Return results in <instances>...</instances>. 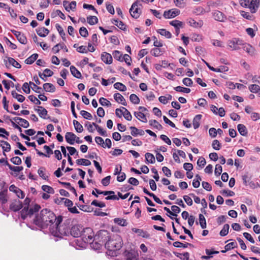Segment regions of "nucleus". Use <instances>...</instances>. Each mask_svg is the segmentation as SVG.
I'll use <instances>...</instances> for the list:
<instances>
[{
	"label": "nucleus",
	"mask_w": 260,
	"mask_h": 260,
	"mask_svg": "<svg viewBox=\"0 0 260 260\" xmlns=\"http://www.w3.org/2000/svg\"><path fill=\"white\" fill-rule=\"evenodd\" d=\"M58 217H56L54 213L50 209L45 208L41 210L40 214H38L34 219V223L38 227L44 229L54 225L57 220Z\"/></svg>",
	"instance_id": "nucleus-1"
},
{
	"label": "nucleus",
	"mask_w": 260,
	"mask_h": 260,
	"mask_svg": "<svg viewBox=\"0 0 260 260\" xmlns=\"http://www.w3.org/2000/svg\"><path fill=\"white\" fill-rule=\"evenodd\" d=\"M62 221L61 216H58L54 225L51 228L50 232L55 237H62L63 236H69L70 230L72 226L71 219H67L62 225H59Z\"/></svg>",
	"instance_id": "nucleus-2"
},
{
	"label": "nucleus",
	"mask_w": 260,
	"mask_h": 260,
	"mask_svg": "<svg viewBox=\"0 0 260 260\" xmlns=\"http://www.w3.org/2000/svg\"><path fill=\"white\" fill-rule=\"evenodd\" d=\"M123 242L119 235H115L111 236L110 239L105 243V248L109 251H115L119 250L122 246Z\"/></svg>",
	"instance_id": "nucleus-3"
},
{
	"label": "nucleus",
	"mask_w": 260,
	"mask_h": 260,
	"mask_svg": "<svg viewBox=\"0 0 260 260\" xmlns=\"http://www.w3.org/2000/svg\"><path fill=\"white\" fill-rule=\"evenodd\" d=\"M41 208L38 204H35L32 207L29 209V207H24L21 211V216L23 219H25L28 216L30 217L35 213L38 212Z\"/></svg>",
	"instance_id": "nucleus-4"
},
{
	"label": "nucleus",
	"mask_w": 260,
	"mask_h": 260,
	"mask_svg": "<svg viewBox=\"0 0 260 260\" xmlns=\"http://www.w3.org/2000/svg\"><path fill=\"white\" fill-rule=\"evenodd\" d=\"M111 237L110 234L106 230H100L94 237V241H98L105 245Z\"/></svg>",
	"instance_id": "nucleus-5"
},
{
	"label": "nucleus",
	"mask_w": 260,
	"mask_h": 260,
	"mask_svg": "<svg viewBox=\"0 0 260 260\" xmlns=\"http://www.w3.org/2000/svg\"><path fill=\"white\" fill-rule=\"evenodd\" d=\"M141 4H140L139 1H136L132 5L129 9V13L131 16L135 19L139 17L142 13V10L140 7H142Z\"/></svg>",
	"instance_id": "nucleus-6"
},
{
	"label": "nucleus",
	"mask_w": 260,
	"mask_h": 260,
	"mask_svg": "<svg viewBox=\"0 0 260 260\" xmlns=\"http://www.w3.org/2000/svg\"><path fill=\"white\" fill-rule=\"evenodd\" d=\"M94 233L92 229L86 228L83 229L80 237L85 243H90L94 238Z\"/></svg>",
	"instance_id": "nucleus-7"
},
{
	"label": "nucleus",
	"mask_w": 260,
	"mask_h": 260,
	"mask_svg": "<svg viewBox=\"0 0 260 260\" xmlns=\"http://www.w3.org/2000/svg\"><path fill=\"white\" fill-rule=\"evenodd\" d=\"M82 230V227L79 225H73L72 224L70 230V235L75 238L80 237Z\"/></svg>",
	"instance_id": "nucleus-8"
},
{
	"label": "nucleus",
	"mask_w": 260,
	"mask_h": 260,
	"mask_svg": "<svg viewBox=\"0 0 260 260\" xmlns=\"http://www.w3.org/2000/svg\"><path fill=\"white\" fill-rule=\"evenodd\" d=\"M22 203L19 200H13L10 205V209L17 212L22 208Z\"/></svg>",
	"instance_id": "nucleus-9"
},
{
	"label": "nucleus",
	"mask_w": 260,
	"mask_h": 260,
	"mask_svg": "<svg viewBox=\"0 0 260 260\" xmlns=\"http://www.w3.org/2000/svg\"><path fill=\"white\" fill-rule=\"evenodd\" d=\"M123 255L126 260H134L138 256V253L135 250L131 249L129 251L125 250Z\"/></svg>",
	"instance_id": "nucleus-10"
},
{
	"label": "nucleus",
	"mask_w": 260,
	"mask_h": 260,
	"mask_svg": "<svg viewBox=\"0 0 260 260\" xmlns=\"http://www.w3.org/2000/svg\"><path fill=\"white\" fill-rule=\"evenodd\" d=\"M213 17L216 21L224 22L226 19V16L221 12L216 10L213 12Z\"/></svg>",
	"instance_id": "nucleus-11"
},
{
	"label": "nucleus",
	"mask_w": 260,
	"mask_h": 260,
	"mask_svg": "<svg viewBox=\"0 0 260 260\" xmlns=\"http://www.w3.org/2000/svg\"><path fill=\"white\" fill-rule=\"evenodd\" d=\"M180 13V11L176 9H172L169 11L164 12V16L166 18H174L178 15Z\"/></svg>",
	"instance_id": "nucleus-12"
},
{
	"label": "nucleus",
	"mask_w": 260,
	"mask_h": 260,
	"mask_svg": "<svg viewBox=\"0 0 260 260\" xmlns=\"http://www.w3.org/2000/svg\"><path fill=\"white\" fill-rule=\"evenodd\" d=\"M208 68L211 71L215 72H224L229 70V68L226 66H221L219 68H214L211 67L208 62L203 60Z\"/></svg>",
	"instance_id": "nucleus-13"
},
{
	"label": "nucleus",
	"mask_w": 260,
	"mask_h": 260,
	"mask_svg": "<svg viewBox=\"0 0 260 260\" xmlns=\"http://www.w3.org/2000/svg\"><path fill=\"white\" fill-rule=\"evenodd\" d=\"M260 3V0H251L249 1V9L252 13L256 12L258 9Z\"/></svg>",
	"instance_id": "nucleus-14"
},
{
	"label": "nucleus",
	"mask_w": 260,
	"mask_h": 260,
	"mask_svg": "<svg viewBox=\"0 0 260 260\" xmlns=\"http://www.w3.org/2000/svg\"><path fill=\"white\" fill-rule=\"evenodd\" d=\"M101 59L103 62L108 64H110L112 63L113 59L111 55L106 52L102 53Z\"/></svg>",
	"instance_id": "nucleus-15"
},
{
	"label": "nucleus",
	"mask_w": 260,
	"mask_h": 260,
	"mask_svg": "<svg viewBox=\"0 0 260 260\" xmlns=\"http://www.w3.org/2000/svg\"><path fill=\"white\" fill-rule=\"evenodd\" d=\"M132 231L135 233H137L139 236L142 237L144 238H149L150 237V234L146 231L143 230L142 229L133 228Z\"/></svg>",
	"instance_id": "nucleus-16"
},
{
	"label": "nucleus",
	"mask_w": 260,
	"mask_h": 260,
	"mask_svg": "<svg viewBox=\"0 0 260 260\" xmlns=\"http://www.w3.org/2000/svg\"><path fill=\"white\" fill-rule=\"evenodd\" d=\"M76 135L72 132H67L65 135L66 141L71 145H73L75 143Z\"/></svg>",
	"instance_id": "nucleus-17"
},
{
	"label": "nucleus",
	"mask_w": 260,
	"mask_h": 260,
	"mask_svg": "<svg viewBox=\"0 0 260 260\" xmlns=\"http://www.w3.org/2000/svg\"><path fill=\"white\" fill-rule=\"evenodd\" d=\"M113 96L114 100L118 103H121L124 106H126L127 105L126 102H125V100L123 96L119 93H115Z\"/></svg>",
	"instance_id": "nucleus-18"
},
{
	"label": "nucleus",
	"mask_w": 260,
	"mask_h": 260,
	"mask_svg": "<svg viewBox=\"0 0 260 260\" xmlns=\"http://www.w3.org/2000/svg\"><path fill=\"white\" fill-rule=\"evenodd\" d=\"M129 128L131 129V135L134 137L138 135L143 136L145 132L142 129H139L135 126H131Z\"/></svg>",
	"instance_id": "nucleus-19"
},
{
	"label": "nucleus",
	"mask_w": 260,
	"mask_h": 260,
	"mask_svg": "<svg viewBox=\"0 0 260 260\" xmlns=\"http://www.w3.org/2000/svg\"><path fill=\"white\" fill-rule=\"evenodd\" d=\"M37 34L41 37H45L49 32V30L44 27H39L36 29Z\"/></svg>",
	"instance_id": "nucleus-20"
},
{
	"label": "nucleus",
	"mask_w": 260,
	"mask_h": 260,
	"mask_svg": "<svg viewBox=\"0 0 260 260\" xmlns=\"http://www.w3.org/2000/svg\"><path fill=\"white\" fill-rule=\"evenodd\" d=\"M60 49H64L66 52H68V49L67 48L66 46L64 44H57L55 45L53 48H52V51L54 53H58Z\"/></svg>",
	"instance_id": "nucleus-21"
},
{
	"label": "nucleus",
	"mask_w": 260,
	"mask_h": 260,
	"mask_svg": "<svg viewBox=\"0 0 260 260\" xmlns=\"http://www.w3.org/2000/svg\"><path fill=\"white\" fill-rule=\"evenodd\" d=\"M244 50L251 55H253L255 53L254 48L250 44L245 43L243 47Z\"/></svg>",
	"instance_id": "nucleus-22"
},
{
	"label": "nucleus",
	"mask_w": 260,
	"mask_h": 260,
	"mask_svg": "<svg viewBox=\"0 0 260 260\" xmlns=\"http://www.w3.org/2000/svg\"><path fill=\"white\" fill-rule=\"evenodd\" d=\"M89 243L90 244L91 247L94 250L100 249L104 245L100 241H94V239L92 240Z\"/></svg>",
	"instance_id": "nucleus-23"
},
{
	"label": "nucleus",
	"mask_w": 260,
	"mask_h": 260,
	"mask_svg": "<svg viewBox=\"0 0 260 260\" xmlns=\"http://www.w3.org/2000/svg\"><path fill=\"white\" fill-rule=\"evenodd\" d=\"M70 71L73 76L78 78L81 79L82 78V75L81 73L73 66H71Z\"/></svg>",
	"instance_id": "nucleus-24"
},
{
	"label": "nucleus",
	"mask_w": 260,
	"mask_h": 260,
	"mask_svg": "<svg viewBox=\"0 0 260 260\" xmlns=\"http://www.w3.org/2000/svg\"><path fill=\"white\" fill-rule=\"evenodd\" d=\"M202 115H197L193 119V126L194 129L198 128L200 125V121L202 118Z\"/></svg>",
	"instance_id": "nucleus-25"
},
{
	"label": "nucleus",
	"mask_w": 260,
	"mask_h": 260,
	"mask_svg": "<svg viewBox=\"0 0 260 260\" xmlns=\"http://www.w3.org/2000/svg\"><path fill=\"white\" fill-rule=\"evenodd\" d=\"M43 88L47 92H54L55 90V86L52 84L49 83L44 84Z\"/></svg>",
	"instance_id": "nucleus-26"
},
{
	"label": "nucleus",
	"mask_w": 260,
	"mask_h": 260,
	"mask_svg": "<svg viewBox=\"0 0 260 260\" xmlns=\"http://www.w3.org/2000/svg\"><path fill=\"white\" fill-rule=\"evenodd\" d=\"M238 130L239 133L243 136H246L247 135V129L246 126L242 124H239L237 126Z\"/></svg>",
	"instance_id": "nucleus-27"
},
{
	"label": "nucleus",
	"mask_w": 260,
	"mask_h": 260,
	"mask_svg": "<svg viewBox=\"0 0 260 260\" xmlns=\"http://www.w3.org/2000/svg\"><path fill=\"white\" fill-rule=\"evenodd\" d=\"M8 59V61L9 65H12L15 68L20 69L21 68V66L18 63L17 61H16L13 58L10 57H6Z\"/></svg>",
	"instance_id": "nucleus-28"
},
{
	"label": "nucleus",
	"mask_w": 260,
	"mask_h": 260,
	"mask_svg": "<svg viewBox=\"0 0 260 260\" xmlns=\"http://www.w3.org/2000/svg\"><path fill=\"white\" fill-rule=\"evenodd\" d=\"M12 96L16 99L19 102L22 103L25 100V97L21 95L18 94L15 91L13 90L11 92Z\"/></svg>",
	"instance_id": "nucleus-29"
},
{
	"label": "nucleus",
	"mask_w": 260,
	"mask_h": 260,
	"mask_svg": "<svg viewBox=\"0 0 260 260\" xmlns=\"http://www.w3.org/2000/svg\"><path fill=\"white\" fill-rule=\"evenodd\" d=\"M16 37L20 43L22 44H26L27 43V41L26 37L23 34H22L20 31L18 34V35H17L16 36Z\"/></svg>",
	"instance_id": "nucleus-30"
},
{
	"label": "nucleus",
	"mask_w": 260,
	"mask_h": 260,
	"mask_svg": "<svg viewBox=\"0 0 260 260\" xmlns=\"http://www.w3.org/2000/svg\"><path fill=\"white\" fill-rule=\"evenodd\" d=\"M145 156L146 162L150 164H154L155 162V159L154 156L152 154L147 152L145 154Z\"/></svg>",
	"instance_id": "nucleus-31"
},
{
	"label": "nucleus",
	"mask_w": 260,
	"mask_h": 260,
	"mask_svg": "<svg viewBox=\"0 0 260 260\" xmlns=\"http://www.w3.org/2000/svg\"><path fill=\"white\" fill-rule=\"evenodd\" d=\"M135 116L139 119L141 120L142 119V121L144 122H147V120L146 117L145 115L142 112H134Z\"/></svg>",
	"instance_id": "nucleus-32"
},
{
	"label": "nucleus",
	"mask_w": 260,
	"mask_h": 260,
	"mask_svg": "<svg viewBox=\"0 0 260 260\" xmlns=\"http://www.w3.org/2000/svg\"><path fill=\"white\" fill-rule=\"evenodd\" d=\"M173 245L175 247L187 248L188 246H193V245L188 243H182L180 242L176 241L173 243Z\"/></svg>",
	"instance_id": "nucleus-33"
},
{
	"label": "nucleus",
	"mask_w": 260,
	"mask_h": 260,
	"mask_svg": "<svg viewBox=\"0 0 260 260\" xmlns=\"http://www.w3.org/2000/svg\"><path fill=\"white\" fill-rule=\"evenodd\" d=\"M157 31L160 35L165 36L168 39H170L172 37L171 33L165 29H159L157 30Z\"/></svg>",
	"instance_id": "nucleus-34"
},
{
	"label": "nucleus",
	"mask_w": 260,
	"mask_h": 260,
	"mask_svg": "<svg viewBox=\"0 0 260 260\" xmlns=\"http://www.w3.org/2000/svg\"><path fill=\"white\" fill-rule=\"evenodd\" d=\"M87 21L90 25H94L98 22V19L95 16H90L87 17Z\"/></svg>",
	"instance_id": "nucleus-35"
},
{
	"label": "nucleus",
	"mask_w": 260,
	"mask_h": 260,
	"mask_svg": "<svg viewBox=\"0 0 260 260\" xmlns=\"http://www.w3.org/2000/svg\"><path fill=\"white\" fill-rule=\"evenodd\" d=\"M76 163L78 165H83L85 166H88L91 165V162L89 160L84 158L77 159L76 160Z\"/></svg>",
	"instance_id": "nucleus-36"
},
{
	"label": "nucleus",
	"mask_w": 260,
	"mask_h": 260,
	"mask_svg": "<svg viewBox=\"0 0 260 260\" xmlns=\"http://www.w3.org/2000/svg\"><path fill=\"white\" fill-rule=\"evenodd\" d=\"M73 124L77 132L81 133L83 131L82 125L77 120H73Z\"/></svg>",
	"instance_id": "nucleus-37"
},
{
	"label": "nucleus",
	"mask_w": 260,
	"mask_h": 260,
	"mask_svg": "<svg viewBox=\"0 0 260 260\" xmlns=\"http://www.w3.org/2000/svg\"><path fill=\"white\" fill-rule=\"evenodd\" d=\"M122 109L124 110L122 113V115L124 118L128 121H131L132 119V116L130 112L127 110V109L124 107H122Z\"/></svg>",
	"instance_id": "nucleus-38"
},
{
	"label": "nucleus",
	"mask_w": 260,
	"mask_h": 260,
	"mask_svg": "<svg viewBox=\"0 0 260 260\" xmlns=\"http://www.w3.org/2000/svg\"><path fill=\"white\" fill-rule=\"evenodd\" d=\"M114 87L120 91H125L126 90L125 85L120 82H116L114 84Z\"/></svg>",
	"instance_id": "nucleus-39"
},
{
	"label": "nucleus",
	"mask_w": 260,
	"mask_h": 260,
	"mask_svg": "<svg viewBox=\"0 0 260 260\" xmlns=\"http://www.w3.org/2000/svg\"><path fill=\"white\" fill-rule=\"evenodd\" d=\"M149 124L153 126L158 130H161L162 129V125L159 124L156 120H150L149 121Z\"/></svg>",
	"instance_id": "nucleus-40"
},
{
	"label": "nucleus",
	"mask_w": 260,
	"mask_h": 260,
	"mask_svg": "<svg viewBox=\"0 0 260 260\" xmlns=\"http://www.w3.org/2000/svg\"><path fill=\"white\" fill-rule=\"evenodd\" d=\"M55 27H56V29L58 31L60 36L61 37L62 39L65 41L66 40V38H65L66 34L64 32V30H63V28H62V27L58 23L56 24Z\"/></svg>",
	"instance_id": "nucleus-41"
},
{
	"label": "nucleus",
	"mask_w": 260,
	"mask_h": 260,
	"mask_svg": "<svg viewBox=\"0 0 260 260\" xmlns=\"http://www.w3.org/2000/svg\"><path fill=\"white\" fill-rule=\"evenodd\" d=\"M199 222L200 224L202 229H205L206 228V221L205 217L202 214H199Z\"/></svg>",
	"instance_id": "nucleus-42"
},
{
	"label": "nucleus",
	"mask_w": 260,
	"mask_h": 260,
	"mask_svg": "<svg viewBox=\"0 0 260 260\" xmlns=\"http://www.w3.org/2000/svg\"><path fill=\"white\" fill-rule=\"evenodd\" d=\"M2 142L5 145V146H2L3 150V155L6 156V154L5 152H9L11 150V146L10 144L6 141H4V142Z\"/></svg>",
	"instance_id": "nucleus-43"
},
{
	"label": "nucleus",
	"mask_w": 260,
	"mask_h": 260,
	"mask_svg": "<svg viewBox=\"0 0 260 260\" xmlns=\"http://www.w3.org/2000/svg\"><path fill=\"white\" fill-rule=\"evenodd\" d=\"M230 229V225L228 224H225L224 225L222 229L220 232V235L221 236H225L228 235L229 233V230Z\"/></svg>",
	"instance_id": "nucleus-44"
},
{
	"label": "nucleus",
	"mask_w": 260,
	"mask_h": 260,
	"mask_svg": "<svg viewBox=\"0 0 260 260\" xmlns=\"http://www.w3.org/2000/svg\"><path fill=\"white\" fill-rule=\"evenodd\" d=\"M93 126H95L97 131L99 133V134L103 136L106 137L107 136V132L106 131L103 129V128L100 126L99 125L96 124L95 123L93 122Z\"/></svg>",
	"instance_id": "nucleus-45"
},
{
	"label": "nucleus",
	"mask_w": 260,
	"mask_h": 260,
	"mask_svg": "<svg viewBox=\"0 0 260 260\" xmlns=\"http://www.w3.org/2000/svg\"><path fill=\"white\" fill-rule=\"evenodd\" d=\"M175 255L182 259L188 260L189 257L188 252H184V253H180L178 252H174Z\"/></svg>",
	"instance_id": "nucleus-46"
},
{
	"label": "nucleus",
	"mask_w": 260,
	"mask_h": 260,
	"mask_svg": "<svg viewBox=\"0 0 260 260\" xmlns=\"http://www.w3.org/2000/svg\"><path fill=\"white\" fill-rule=\"evenodd\" d=\"M113 55L115 59L119 60L120 61H123V57L122 54L120 53V51L115 50L113 53Z\"/></svg>",
	"instance_id": "nucleus-47"
},
{
	"label": "nucleus",
	"mask_w": 260,
	"mask_h": 260,
	"mask_svg": "<svg viewBox=\"0 0 260 260\" xmlns=\"http://www.w3.org/2000/svg\"><path fill=\"white\" fill-rule=\"evenodd\" d=\"M115 223L121 226H126L127 224L126 220L119 218H116L114 219Z\"/></svg>",
	"instance_id": "nucleus-48"
},
{
	"label": "nucleus",
	"mask_w": 260,
	"mask_h": 260,
	"mask_svg": "<svg viewBox=\"0 0 260 260\" xmlns=\"http://www.w3.org/2000/svg\"><path fill=\"white\" fill-rule=\"evenodd\" d=\"M100 104L103 106L110 107L111 106V103L104 98H101L99 100Z\"/></svg>",
	"instance_id": "nucleus-49"
},
{
	"label": "nucleus",
	"mask_w": 260,
	"mask_h": 260,
	"mask_svg": "<svg viewBox=\"0 0 260 260\" xmlns=\"http://www.w3.org/2000/svg\"><path fill=\"white\" fill-rule=\"evenodd\" d=\"M174 89L178 92H182L188 93L190 92V89L188 88L183 87L180 86H177L174 88Z\"/></svg>",
	"instance_id": "nucleus-50"
},
{
	"label": "nucleus",
	"mask_w": 260,
	"mask_h": 260,
	"mask_svg": "<svg viewBox=\"0 0 260 260\" xmlns=\"http://www.w3.org/2000/svg\"><path fill=\"white\" fill-rule=\"evenodd\" d=\"M42 189L44 191L48 193L53 194L54 193V189L52 187H51V186H48V185H43L42 186Z\"/></svg>",
	"instance_id": "nucleus-51"
},
{
	"label": "nucleus",
	"mask_w": 260,
	"mask_h": 260,
	"mask_svg": "<svg viewBox=\"0 0 260 260\" xmlns=\"http://www.w3.org/2000/svg\"><path fill=\"white\" fill-rule=\"evenodd\" d=\"M249 89L250 91L253 93H257L258 91L260 92V87L256 84H252L249 86Z\"/></svg>",
	"instance_id": "nucleus-52"
},
{
	"label": "nucleus",
	"mask_w": 260,
	"mask_h": 260,
	"mask_svg": "<svg viewBox=\"0 0 260 260\" xmlns=\"http://www.w3.org/2000/svg\"><path fill=\"white\" fill-rule=\"evenodd\" d=\"M170 24L173 26L175 28H179V27H182L183 23L179 20H174L170 22Z\"/></svg>",
	"instance_id": "nucleus-53"
},
{
	"label": "nucleus",
	"mask_w": 260,
	"mask_h": 260,
	"mask_svg": "<svg viewBox=\"0 0 260 260\" xmlns=\"http://www.w3.org/2000/svg\"><path fill=\"white\" fill-rule=\"evenodd\" d=\"M129 100L131 102L135 104H138L140 102L139 97L135 94H132L129 96Z\"/></svg>",
	"instance_id": "nucleus-54"
},
{
	"label": "nucleus",
	"mask_w": 260,
	"mask_h": 260,
	"mask_svg": "<svg viewBox=\"0 0 260 260\" xmlns=\"http://www.w3.org/2000/svg\"><path fill=\"white\" fill-rule=\"evenodd\" d=\"M95 191L97 193V194H104V196H107V195H112L114 194V191H101L100 190L95 188Z\"/></svg>",
	"instance_id": "nucleus-55"
},
{
	"label": "nucleus",
	"mask_w": 260,
	"mask_h": 260,
	"mask_svg": "<svg viewBox=\"0 0 260 260\" xmlns=\"http://www.w3.org/2000/svg\"><path fill=\"white\" fill-rule=\"evenodd\" d=\"M80 114L85 118V119H88V120H90L92 119V115L86 111H84V110H82L80 111Z\"/></svg>",
	"instance_id": "nucleus-56"
},
{
	"label": "nucleus",
	"mask_w": 260,
	"mask_h": 260,
	"mask_svg": "<svg viewBox=\"0 0 260 260\" xmlns=\"http://www.w3.org/2000/svg\"><path fill=\"white\" fill-rule=\"evenodd\" d=\"M188 23H189L190 26L194 27H201L203 24L202 21H200V22H197L193 19H190L188 21Z\"/></svg>",
	"instance_id": "nucleus-57"
},
{
	"label": "nucleus",
	"mask_w": 260,
	"mask_h": 260,
	"mask_svg": "<svg viewBox=\"0 0 260 260\" xmlns=\"http://www.w3.org/2000/svg\"><path fill=\"white\" fill-rule=\"evenodd\" d=\"M228 46L233 50H236L240 49V47L236 44L233 39L229 41Z\"/></svg>",
	"instance_id": "nucleus-58"
},
{
	"label": "nucleus",
	"mask_w": 260,
	"mask_h": 260,
	"mask_svg": "<svg viewBox=\"0 0 260 260\" xmlns=\"http://www.w3.org/2000/svg\"><path fill=\"white\" fill-rule=\"evenodd\" d=\"M11 161L14 165H19L22 163L21 159L19 156L13 157L10 159Z\"/></svg>",
	"instance_id": "nucleus-59"
},
{
	"label": "nucleus",
	"mask_w": 260,
	"mask_h": 260,
	"mask_svg": "<svg viewBox=\"0 0 260 260\" xmlns=\"http://www.w3.org/2000/svg\"><path fill=\"white\" fill-rule=\"evenodd\" d=\"M38 113L39 115L40 116V117L43 119H51L50 117H48L47 118L46 117V116L48 113V111H47L46 109H45V110L43 109L42 111H40L39 112H38Z\"/></svg>",
	"instance_id": "nucleus-60"
},
{
	"label": "nucleus",
	"mask_w": 260,
	"mask_h": 260,
	"mask_svg": "<svg viewBox=\"0 0 260 260\" xmlns=\"http://www.w3.org/2000/svg\"><path fill=\"white\" fill-rule=\"evenodd\" d=\"M241 15L247 20H251L253 19V16L250 14L249 12H245L243 11H241Z\"/></svg>",
	"instance_id": "nucleus-61"
},
{
	"label": "nucleus",
	"mask_w": 260,
	"mask_h": 260,
	"mask_svg": "<svg viewBox=\"0 0 260 260\" xmlns=\"http://www.w3.org/2000/svg\"><path fill=\"white\" fill-rule=\"evenodd\" d=\"M79 33L80 35L84 38H86L88 36V30L85 27L83 26L80 27L79 29Z\"/></svg>",
	"instance_id": "nucleus-62"
},
{
	"label": "nucleus",
	"mask_w": 260,
	"mask_h": 260,
	"mask_svg": "<svg viewBox=\"0 0 260 260\" xmlns=\"http://www.w3.org/2000/svg\"><path fill=\"white\" fill-rule=\"evenodd\" d=\"M212 146L215 150H219L220 149L221 145L218 140H214L212 142Z\"/></svg>",
	"instance_id": "nucleus-63"
},
{
	"label": "nucleus",
	"mask_w": 260,
	"mask_h": 260,
	"mask_svg": "<svg viewBox=\"0 0 260 260\" xmlns=\"http://www.w3.org/2000/svg\"><path fill=\"white\" fill-rule=\"evenodd\" d=\"M222 172V167L218 164L216 165L215 166V171H214L215 175L217 176H218L221 174Z\"/></svg>",
	"instance_id": "nucleus-64"
}]
</instances>
